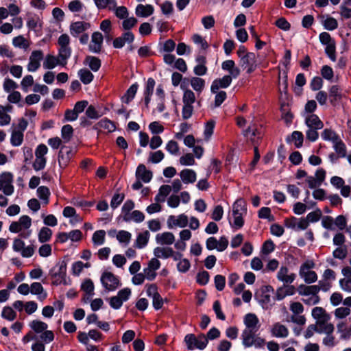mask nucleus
Instances as JSON below:
<instances>
[{
  "mask_svg": "<svg viewBox=\"0 0 351 351\" xmlns=\"http://www.w3.org/2000/svg\"><path fill=\"white\" fill-rule=\"evenodd\" d=\"M180 176L184 184L193 183L196 180V173L193 169H184L180 173Z\"/></svg>",
  "mask_w": 351,
  "mask_h": 351,
  "instance_id": "obj_32",
  "label": "nucleus"
},
{
  "mask_svg": "<svg viewBox=\"0 0 351 351\" xmlns=\"http://www.w3.org/2000/svg\"><path fill=\"white\" fill-rule=\"evenodd\" d=\"M134 203L131 199H128L123 204L121 212L123 215V219H144V214L139 210H133Z\"/></svg>",
  "mask_w": 351,
  "mask_h": 351,
  "instance_id": "obj_5",
  "label": "nucleus"
},
{
  "mask_svg": "<svg viewBox=\"0 0 351 351\" xmlns=\"http://www.w3.org/2000/svg\"><path fill=\"white\" fill-rule=\"evenodd\" d=\"M232 76L226 75L221 78H217L213 80L210 86L212 93H217L220 88H226L232 83Z\"/></svg>",
  "mask_w": 351,
  "mask_h": 351,
  "instance_id": "obj_16",
  "label": "nucleus"
},
{
  "mask_svg": "<svg viewBox=\"0 0 351 351\" xmlns=\"http://www.w3.org/2000/svg\"><path fill=\"white\" fill-rule=\"evenodd\" d=\"M90 27V24L84 21L72 22L69 26V32L73 37H77L84 34Z\"/></svg>",
  "mask_w": 351,
  "mask_h": 351,
  "instance_id": "obj_15",
  "label": "nucleus"
},
{
  "mask_svg": "<svg viewBox=\"0 0 351 351\" xmlns=\"http://www.w3.org/2000/svg\"><path fill=\"white\" fill-rule=\"evenodd\" d=\"M295 278V274L291 272L287 266H281L276 274V278L284 285L293 283Z\"/></svg>",
  "mask_w": 351,
  "mask_h": 351,
  "instance_id": "obj_9",
  "label": "nucleus"
},
{
  "mask_svg": "<svg viewBox=\"0 0 351 351\" xmlns=\"http://www.w3.org/2000/svg\"><path fill=\"white\" fill-rule=\"evenodd\" d=\"M138 85L137 83L133 84L127 90L125 94L122 97L121 100L123 103L129 104L135 97Z\"/></svg>",
  "mask_w": 351,
  "mask_h": 351,
  "instance_id": "obj_42",
  "label": "nucleus"
},
{
  "mask_svg": "<svg viewBox=\"0 0 351 351\" xmlns=\"http://www.w3.org/2000/svg\"><path fill=\"white\" fill-rule=\"evenodd\" d=\"M173 248L171 247L158 246L154 249V258L167 259L172 255Z\"/></svg>",
  "mask_w": 351,
  "mask_h": 351,
  "instance_id": "obj_27",
  "label": "nucleus"
},
{
  "mask_svg": "<svg viewBox=\"0 0 351 351\" xmlns=\"http://www.w3.org/2000/svg\"><path fill=\"white\" fill-rule=\"evenodd\" d=\"M321 136L324 141H330L332 143L337 141L340 138L334 130L328 128L323 130Z\"/></svg>",
  "mask_w": 351,
  "mask_h": 351,
  "instance_id": "obj_46",
  "label": "nucleus"
},
{
  "mask_svg": "<svg viewBox=\"0 0 351 351\" xmlns=\"http://www.w3.org/2000/svg\"><path fill=\"white\" fill-rule=\"evenodd\" d=\"M137 23H138V20L135 17L128 16V18H125L122 21V23H121L122 28L125 31H130L131 29H132L134 27H135Z\"/></svg>",
  "mask_w": 351,
  "mask_h": 351,
  "instance_id": "obj_53",
  "label": "nucleus"
},
{
  "mask_svg": "<svg viewBox=\"0 0 351 351\" xmlns=\"http://www.w3.org/2000/svg\"><path fill=\"white\" fill-rule=\"evenodd\" d=\"M77 75L84 84H89L94 78L93 74L87 69H81L78 71Z\"/></svg>",
  "mask_w": 351,
  "mask_h": 351,
  "instance_id": "obj_43",
  "label": "nucleus"
},
{
  "mask_svg": "<svg viewBox=\"0 0 351 351\" xmlns=\"http://www.w3.org/2000/svg\"><path fill=\"white\" fill-rule=\"evenodd\" d=\"M1 317L9 322H12L16 317V313L12 307L5 306L2 308Z\"/></svg>",
  "mask_w": 351,
  "mask_h": 351,
  "instance_id": "obj_47",
  "label": "nucleus"
},
{
  "mask_svg": "<svg viewBox=\"0 0 351 351\" xmlns=\"http://www.w3.org/2000/svg\"><path fill=\"white\" fill-rule=\"evenodd\" d=\"M51 277L53 279V285H59L61 284L68 285L66 280V263L62 261L58 263L49 272Z\"/></svg>",
  "mask_w": 351,
  "mask_h": 351,
  "instance_id": "obj_2",
  "label": "nucleus"
},
{
  "mask_svg": "<svg viewBox=\"0 0 351 351\" xmlns=\"http://www.w3.org/2000/svg\"><path fill=\"white\" fill-rule=\"evenodd\" d=\"M152 172L147 170L143 164L139 165L136 170V178L141 179L142 182L148 183L152 178Z\"/></svg>",
  "mask_w": 351,
  "mask_h": 351,
  "instance_id": "obj_23",
  "label": "nucleus"
},
{
  "mask_svg": "<svg viewBox=\"0 0 351 351\" xmlns=\"http://www.w3.org/2000/svg\"><path fill=\"white\" fill-rule=\"evenodd\" d=\"M330 319H322L320 321H316L315 326L317 327V332L326 335L332 334L334 331V326L329 322Z\"/></svg>",
  "mask_w": 351,
  "mask_h": 351,
  "instance_id": "obj_19",
  "label": "nucleus"
},
{
  "mask_svg": "<svg viewBox=\"0 0 351 351\" xmlns=\"http://www.w3.org/2000/svg\"><path fill=\"white\" fill-rule=\"evenodd\" d=\"M71 48L70 47H59L58 58L60 60V66H66L68 59L71 57Z\"/></svg>",
  "mask_w": 351,
  "mask_h": 351,
  "instance_id": "obj_33",
  "label": "nucleus"
},
{
  "mask_svg": "<svg viewBox=\"0 0 351 351\" xmlns=\"http://www.w3.org/2000/svg\"><path fill=\"white\" fill-rule=\"evenodd\" d=\"M222 70L229 73L228 75L232 76L236 79L240 75V69L235 65V62L232 60H225L221 64Z\"/></svg>",
  "mask_w": 351,
  "mask_h": 351,
  "instance_id": "obj_20",
  "label": "nucleus"
},
{
  "mask_svg": "<svg viewBox=\"0 0 351 351\" xmlns=\"http://www.w3.org/2000/svg\"><path fill=\"white\" fill-rule=\"evenodd\" d=\"M73 156V152L70 147L62 146L58 154V163L61 168L65 167Z\"/></svg>",
  "mask_w": 351,
  "mask_h": 351,
  "instance_id": "obj_17",
  "label": "nucleus"
},
{
  "mask_svg": "<svg viewBox=\"0 0 351 351\" xmlns=\"http://www.w3.org/2000/svg\"><path fill=\"white\" fill-rule=\"evenodd\" d=\"M299 295L302 296V302L308 306L317 304L320 298L318 295L319 288L316 286L300 285L298 288Z\"/></svg>",
  "mask_w": 351,
  "mask_h": 351,
  "instance_id": "obj_1",
  "label": "nucleus"
},
{
  "mask_svg": "<svg viewBox=\"0 0 351 351\" xmlns=\"http://www.w3.org/2000/svg\"><path fill=\"white\" fill-rule=\"evenodd\" d=\"M149 237L150 234L147 230L140 232L135 242L136 247L139 249L145 247L149 241Z\"/></svg>",
  "mask_w": 351,
  "mask_h": 351,
  "instance_id": "obj_41",
  "label": "nucleus"
},
{
  "mask_svg": "<svg viewBox=\"0 0 351 351\" xmlns=\"http://www.w3.org/2000/svg\"><path fill=\"white\" fill-rule=\"evenodd\" d=\"M315 264L313 261H307L302 263L299 269V276L306 284H312L317 280V275L313 271Z\"/></svg>",
  "mask_w": 351,
  "mask_h": 351,
  "instance_id": "obj_3",
  "label": "nucleus"
},
{
  "mask_svg": "<svg viewBox=\"0 0 351 351\" xmlns=\"http://www.w3.org/2000/svg\"><path fill=\"white\" fill-rule=\"evenodd\" d=\"M165 149L171 155L177 156L179 154L178 143L174 140L169 141L165 147Z\"/></svg>",
  "mask_w": 351,
  "mask_h": 351,
  "instance_id": "obj_63",
  "label": "nucleus"
},
{
  "mask_svg": "<svg viewBox=\"0 0 351 351\" xmlns=\"http://www.w3.org/2000/svg\"><path fill=\"white\" fill-rule=\"evenodd\" d=\"M116 237L121 243L124 244V245H127L131 240L132 235L128 231L121 230L117 234Z\"/></svg>",
  "mask_w": 351,
  "mask_h": 351,
  "instance_id": "obj_58",
  "label": "nucleus"
},
{
  "mask_svg": "<svg viewBox=\"0 0 351 351\" xmlns=\"http://www.w3.org/2000/svg\"><path fill=\"white\" fill-rule=\"evenodd\" d=\"M161 263L156 258H151L148 263L147 267L143 269V271L146 275V279L148 280H154L157 274L156 271L160 267Z\"/></svg>",
  "mask_w": 351,
  "mask_h": 351,
  "instance_id": "obj_10",
  "label": "nucleus"
},
{
  "mask_svg": "<svg viewBox=\"0 0 351 351\" xmlns=\"http://www.w3.org/2000/svg\"><path fill=\"white\" fill-rule=\"evenodd\" d=\"M82 289L89 296L94 295V285L91 280H86L81 285Z\"/></svg>",
  "mask_w": 351,
  "mask_h": 351,
  "instance_id": "obj_59",
  "label": "nucleus"
},
{
  "mask_svg": "<svg viewBox=\"0 0 351 351\" xmlns=\"http://www.w3.org/2000/svg\"><path fill=\"white\" fill-rule=\"evenodd\" d=\"M305 124L308 128L315 130H321L324 127L323 122L315 114H307L305 117Z\"/></svg>",
  "mask_w": 351,
  "mask_h": 351,
  "instance_id": "obj_24",
  "label": "nucleus"
},
{
  "mask_svg": "<svg viewBox=\"0 0 351 351\" xmlns=\"http://www.w3.org/2000/svg\"><path fill=\"white\" fill-rule=\"evenodd\" d=\"M154 9L150 4H138L135 9V14L138 17L146 18L154 13Z\"/></svg>",
  "mask_w": 351,
  "mask_h": 351,
  "instance_id": "obj_29",
  "label": "nucleus"
},
{
  "mask_svg": "<svg viewBox=\"0 0 351 351\" xmlns=\"http://www.w3.org/2000/svg\"><path fill=\"white\" fill-rule=\"evenodd\" d=\"M31 226V221H15L10 226V230L14 233H21L26 236L25 231Z\"/></svg>",
  "mask_w": 351,
  "mask_h": 351,
  "instance_id": "obj_18",
  "label": "nucleus"
},
{
  "mask_svg": "<svg viewBox=\"0 0 351 351\" xmlns=\"http://www.w3.org/2000/svg\"><path fill=\"white\" fill-rule=\"evenodd\" d=\"M240 65L243 70L246 71V73L251 74L253 73L257 67L255 53H247L245 57L240 59Z\"/></svg>",
  "mask_w": 351,
  "mask_h": 351,
  "instance_id": "obj_7",
  "label": "nucleus"
},
{
  "mask_svg": "<svg viewBox=\"0 0 351 351\" xmlns=\"http://www.w3.org/2000/svg\"><path fill=\"white\" fill-rule=\"evenodd\" d=\"M328 96L330 103L335 106L342 98L341 89L338 85H332L328 88Z\"/></svg>",
  "mask_w": 351,
  "mask_h": 351,
  "instance_id": "obj_22",
  "label": "nucleus"
},
{
  "mask_svg": "<svg viewBox=\"0 0 351 351\" xmlns=\"http://www.w3.org/2000/svg\"><path fill=\"white\" fill-rule=\"evenodd\" d=\"M57 65H60V60L58 57L53 55H47L43 62V67L45 69H53Z\"/></svg>",
  "mask_w": 351,
  "mask_h": 351,
  "instance_id": "obj_39",
  "label": "nucleus"
},
{
  "mask_svg": "<svg viewBox=\"0 0 351 351\" xmlns=\"http://www.w3.org/2000/svg\"><path fill=\"white\" fill-rule=\"evenodd\" d=\"M84 63V64L88 65L93 72L98 71L101 65L100 59L92 56H86Z\"/></svg>",
  "mask_w": 351,
  "mask_h": 351,
  "instance_id": "obj_34",
  "label": "nucleus"
},
{
  "mask_svg": "<svg viewBox=\"0 0 351 351\" xmlns=\"http://www.w3.org/2000/svg\"><path fill=\"white\" fill-rule=\"evenodd\" d=\"M323 226L329 230H343L346 227V221H322Z\"/></svg>",
  "mask_w": 351,
  "mask_h": 351,
  "instance_id": "obj_36",
  "label": "nucleus"
},
{
  "mask_svg": "<svg viewBox=\"0 0 351 351\" xmlns=\"http://www.w3.org/2000/svg\"><path fill=\"white\" fill-rule=\"evenodd\" d=\"M30 293L36 295L40 301H43L47 298V293L40 282H35L31 284Z\"/></svg>",
  "mask_w": 351,
  "mask_h": 351,
  "instance_id": "obj_26",
  "label": "nucleus"
},
{
  "mask_svg": "<svg viewBox=\"0 0 351 351\" xmlns=\"http://www.w3.org/2000/svg\"><path fill=\"white\" fill-rule=\"evenodd\" d=\"M98 10L111 11L116 5L117 0H93Z\"/></svg>",
  "mask_w": 351,
  "mask_h": 351,
  "instance_id": "obj_38",
  "label": "nucleus"
},
{
  "mask_svg": "<svg viewBox=\"0 0 351 351\" xmlns=\"http://www.w3.org/2000/svg\"><path fill=\"white\" fill-rule=\"evenodd\" d=\"M111 12H113L115 16L120 20H124L125 18L129 16V11L128 8L123 5L117 6V2Z\"/></svg>",
  "mask_w": 351,
  "mask_h": 351,
  "instance_id": "obj_45",
  "label": "nucleus"
},
{
  "mask_svg": "<svg viewBox=\"0 0 351 351\" xmlns=\"http://www.w3.org/2000/svg\"><path fill=\"white\" fill-rule=\"evenodd\" d=\"M156 82L155 80L149 77L148 78L143 91V96H144V103L147 108L149 107V104L151 101L152 95H153L154 88L155 86Z\"/></svg>",
  "mask_w": 351,
  "mask_h": 351,
  "instance_id": "obj_21",
  "label": "nucleus"
},
{
  "mask_svg": "<svg viewBox=\"0 0 351 351\" xmlns=\"http://www.w3.org/2000/svg\"><path fill=\"white\" fill-rule=\"evenodd\" d=\"M286 141L288 143H293L296 148H300L303 145L304 135L302 132L294 131L287 137Z\"/></svg>",
  "mask_w": 351,
  "mask_h": 351,
  "instance_id": "obj_31",
  "label": "nucleus"
},
{
  "mask_svg": "<svg viewBox=\"0 0 351 351\" xmlns=\"http://www.w3.org/2000/svg\"><path fill=\"white\" fill-rule=\"evenodd\" d=\"M332 148L335 153L341 158H346L347 155V148L346 144L339 138L337 141L332 143Z\"/></svg>",
  "mask_w": 351,
  "mask_h": 351,
  "instance_id": "obj_35",
  "label": "nucleus"
},
{
  "mask_svg": "<svg viewBox=\"0 0 351 351\" xmlns=\"http://www.w3.org/2000/svg\"><path fill=\"white\" fill-rule=\"evenodd\" d=\"M104 37L101 33L95 32L91 36V40L88 45V49L94 53H99L101 51Z\"/></svg>",
  "mask_w": 351,
  "mask_h": 351,
  "instance_id": "obj_14",
  "label": "nucleus"
},
{
  "mask_svg": "<svg viewBox=\"0 0 351 351\" xmlns=\"http://www.w3.org/2000/svg\"><path fill=\"white\" fill-rule=\"evenodd\" d=\"M21 99V94L19 91H12L8 96V101L11 104H17L19 107H23L24 105Z\"/></svg>",
  "mask_w": 351,
  "mask_h": 351,
  "instance_id": "obj_50",
  "label": "nucleus"
},
{
  "mask_svg": "<svg viewBox=\"0 0 351 351\" xmlns=\"http://www.w3.org/2000/svg\"><path fill=\"white\" fill-rule=\"evenodd\" d=\"M320 74L322 75V78L325 79L326 80L332 82L334 78V71L328 65H324L322 66L320 69Z\"/></svg>",
  "mask_w": 351,
  "mask_h": 351,
  "instance_id": "obj_48",
  "label": "nucleus"
},
{
  "mask_svg": "<svg viewBox=\"0 0 351 351\" xmlns=\"http://www.w3.org/2000/svg\"><path fill=\"white\" fill-rule=\"evenodd\" d=\"M106 232L104 230H97L94 232L92 241L95 245H101L105 241Z\"/></svg>",
  "mask_w": 351,
  "mask_h": 351,
  "instance_id": "obj_54",
  "label": "nucleus"
},
{
  "mask_svg": "<svg viewBox=\"0 0 351 351\" xmlns=\"http://www.w3.org/2000/svg\"><path fill=\"white\" fill-rule=\"evenodd\" d=\"M43 53L41 50L33 51L31 53L29 63L27 64L28 71H36L40 66V61L43 59Z\"/></svg>",
  "mask_w": 351,
  "mask_h": 351,
  "instance_id": "obj_13",
  "label": "nucleus"
},
{
  "mask_svg": "<svg viewBox=\"0 0 351 351\" xmlns=\"http://www.w3.org/2000/svg\"><path fill=\"white\" fill-rule=\"evenodd\" d=\"M259 323L258 318L254 313H248L244 317V324L246 326L247 330H251L253 331H257Z\"/></svg>",
  "mask_w": 351,
  "mask_h": 351,
  "instance_id": "obj_28",
  "label": "nucleus"
},
{
  "mask_svg": "<svg viewBox=\"0 0 351 351\" xmlns=\"http://www.w3.org/2000/svg\"><path fill=\"white\" fill-rule=\"evenodd\" d=\"M23 141V133L22 131L14 130L12 132L10 143L14 147L20 146Z\"/></svg>",
  "mask_w": 351,
  "mask_h": 351,
  "instance_id": "obj_51",
  "label": "nucleus"
},
{
  "mask_svg": "<svg viewBox=\"0 0 351 351\" xmlns=\"http://www.w3.org/2000/svg\"><path fill=\"white\" fill-rule=\"evenodd\" d=\"M308 221H285V226L294 230H305L308 226Z\"/></svg>",
  "mask_w": 351,
  "mask_h": 351,
  "instance_id": "obj_40",
  "label": "nucleus"
},
{
  "mask_svg": "<svg viewBox=\"0 0 351 351\" xmlns=\"http://www.w3.org/2000/svg\"><path fill=\"white\" fill-rule=\"evenodd\" d=\"M324 82L321 77L315 76L310 82V88L312 90H319L323 87Z\"/></svg>",
  "mask_w": 351,
  "mask_h": 351,
  "instance_id": "obj_62",
  "label": "nucleus"
},
{
  "mask_svg": "<svg viewBox=\"0 0 351 351\" xmlns=\"http://www.w3.org/2000/svg\"><path fill=\"white\" fill-rule=\"evenodd\" d=\"M101 282L108 291H113L121 285L119 278L110 272L104 273L101 277Z\"/></svg>",
  "mask_w": 351,
  "mask_h": 351,
  "instance_id": "obj_6",
  "label": "nucleus"
},
{
  "mask_svg": "<svg viewBox=\"0 0 351 351\" xmlns=\"http://www.w3.org/2000/svg\"><path fill=\"white\" fill-rule=\"evenodd\" d=\"M125 198V195L123 193H115L112 197L110 201V206L112 208H117L120 204L122 203Z\"/></svg>",
  "mask_w": 351,
  "mask_h": 351,
  "instance_id": "obj_60",
  "label": "nucleus"
},
{
  "mask_svg": "<svg viewBox=\"0 0 351 351\" xmlns=\"http://www.w3.org/2000/svg\"><path fill=\"white\" fill-rule=\"evenodd\" d=\"M312 316L316 321L322 320V319H330L326 311L322 307H315L312 310Z\"/></svg>",
  "mask_w": 351,
  "mask_h": 351,
  "instance_id": "obj_49",
  "label": "nucleus"
},
{
  "mask_svg": "<svg viewBox=\"0 0 351 351\" xmlns=\"http://www.w3.org/2000/svg\"><path fill=\"white\" fill-rule=\"evenodd\" d=\"M269 332L273 337L285 339L289 335L288 328L280 322L274 323L269 328Z\"/></svg>",
  "mask_w": 351,
  "mask_h": 351,
  "instance_id": "obj_11",
  "label": "nucleus"
},
{
  "mask_svg": "<svg viewBox=\"0 0 351 351\" xmlns=\"http://www.w3.org/2000/svg\"><path fill=\"white\" fill-rule=\"evenodd\" d=\"M36 192L38 197L45 204H47L50 195L49 189L47 186H41L37 189Z\"/></svg>",
  "mask_w": 351,
  "mask_h": 351,
  "instance_id": "obj_56",
  "label": "nucleus"
},
{
  "mask_svg": "<svg viewBox=\"0 0 351 351\" xmlns=\"http://www.w3.org/2000/svg\"><path fill=\"white\" fill-rule=\"evenodd\" d=\"M156 241L160 245H171L175 242V237L171 232H164L156 235Z\"/></svg>",
  "mask_w": 351,
  "mask_h": 351,
  "instance_id": "obj_25",
  "label": "nucleus"
},
{
  "mask_svg": "<svg viewBox=\"0 0 351 351\" xmlns=\"http://www.w3.org/2000/svg\"><path fill=\"white\" fill-rule=\"evenodd\" d=\"M29 326L32 330H34L37 333H40L45 331V330H47L48 327L46 323L38 320H33L29 324Z\"/></svg>",
  "mask_w": 351,
  "mask_h": 351,
  "instance_id": "obj_55",
  "label": "nucleus"
},
{
  "mask_svg": "<svg viewBox=\"0 0 351 351\" xmlns=\"http://www.w3.org/2000/svg\"><path fill=\"white\" fill-rule=\"evenodd\" d=\"M256 331L247 329H245L243 331L241 337L243 340V345L245 347L248 348L253 346L254 333Z\"/></svg>",
  "mask_w": 351,
  "mask_h": 351,
  "instance_id": "obj_44",
  "label": "nucleus"
},
{
  "mask_svg": "<svg viewBox=\"0 0 351 351\" xmlns=\"http://www.w3.org/2000/svg\"><path fill=\"white\" fill-rule=\"evenodd\" d=\"M215 121H208L204 127V139L208 141L210 140V137L212 136L215 128Z\"/></svg>",
  "mask_w": 351,
  "mask_h": 351,
  "instance_id": "obj_57",
  "label": "nucleus"
},
{
  "mask_svg": "<svg viewBox=\"0 0 351 351\" xmlns=\"http://www.w3.org/2000/svg\"><path fill=\"white\" fill-rule=\"evenodd\" d=\"M73 129L71 125H64L61 130V136L62 138L66 141H69L73 136Z\"/></svg>",
  "mask_w": 351,
  "mask_h": 351,
  "instance_id": "obj_64",
  "label": "nucleus"
},
{
  "mask_svg": "<svg viewBox=\"0 0 351 351\" xmlns=\"http://www.w3.org/2000/svg\"><path fill=\"white\" fill-rule=\"evenodd\" d=\"M34 84V78L31 75H25L21 82L22 90L27 93L29 91V87Z\"/></svg>",
  "mask_w": 351,
  "mask_h": 351,
  "instance_id": "obj_61",
  "label": "nucleus"
},
{
  "mask_svg": "<svg viewBox=\"0 0 351 351\" xmlns=\"http://www.w3.org/2000/svg\"><path fill=\"white\" fill-rule=\"evenodd\" d=\"M191 85L196 92L200 93L205 86V81L202 78L193 77L191 79Z\"/></svg>",
  "mask_w": 351,
  "mask_h": 351,
  "instance_id": "obj_52",
  "label": "nucleus"
},
{
  "mask_svg": "<svg viewBox=\"0 0 351 351\" xmlns=\"http://www.w3.org/2000/svg\"><path fill=\"white\" fill-rule=\"evenodd\" d=\"M184 341L189 350H204L208 344V339L204 335L195 337L193 334H188L184 337Z\"/></svg>",
  "mask_w": 351,
  "mask_h": 351,
  "instance_id": "obj_4",
  "label": "nucleus"
},
{
  "mask_svg": "<svg viewBox=\"0 0 351 351\" xmlns=\"http://www.w3.org/2000/svg\"><path fill=\"white\" fill-rule=\"evenodd\" d=\"M337 332L340 334L342 339H349L351 337V330L346 322H340L337 325Z\"/></svg>",
  "mask_w": 351,
  "mask_h": 351,
  "instance_id": "obj_37",
  "label": "nucleus"
},
{
  "mask_svg": "<svg viewBox=\"0 0 351 351\" xmlns=\"http://www.w3.org/2000/svg\"><path fill=\"white\" fill-rule=\"evenodd\" d=\"M247 214L245 201L242 199H237L232 205V215L234 219H243Z\"/></svg>",
  "mask_w": 351,
  "mask_h": 351,
  "instance_id": "obj_12",
  "label": "nucleus"
},
{
  "mask_svg": "<svg viewBox=\"0 0 351 351\" xmlns=\"http://www.w3.org/2000/svg\"><path fill=\"white\" fill-rule=\"evenodd\" d=\"M206 248L209 250L216 249L219 252L224 251L228 245V240L225 237H221L219 241L215 237H209L206 242Z\"/></svg>",
  "mask_w": 351,
  "mask_h": 351,
  "instance_id": "obj_8",
  "label": "nucleus"
},
{
  "mask_svg": "<svg viewBox=\"0 0 351 351\" xmlns=\"http://www.w3.org/2000/svg\"><path fill=\"white\" fill-rule=\"evenodd\" d=\"M321 23L324 28L328 31H333L338 27L337 21L328 15L322 16Z\"/></svg>",
  "mask_w": 351,
  "mask_h": 351,
  "instance_id": "obj_30",
  "label": "nucleus"
}]
</instances>
